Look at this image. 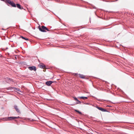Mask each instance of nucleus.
Masks as SVG:
<instances>
[{"instance_id": "12", "label": "nucleus", "mask_w": 134, "mask_h": 134, "mask_svg": "<svg viewBox=\"0 0 134 134\" xmlns=\"http://www.w3.org/2000/svg\"><path fill=\"white\" fill-rule=\"evenodd\" d=\"M74 99H75V100H76L78 102H79V103H81V102L80 101H79L77 99V98L76 97H74Z\"/></svg>"}, {"instance_id": "14", "label": "nucleus", "mask_w": 134, "mask_h": 134, "mask_svg": "<svg viewBox=\"0 0 134 134\" xmlns=\"http://www.w3.org/2000/svg\"><path fill=\"white\" fill-rule=\"evenodd\" d=\"M12 81V79H9V80L8 81V82H10L11 81Z\"/></svg>"}, {"instance_id": "7", "label": "nucleus", "mask_w": 134, "mask_h": 134, "mask_svg": "<svg viewBox=\"0 0 134 134\" xmlns=\"http://www.w3.org/2000/svg\"><path fill=\"white\" fill-rule=\"evenodd\" d=\"M97 108L99 110H101L103 111H105V110L103 109V108L99 107H97Z\"/></svg>"}, {"instance_id": "1", "label": "nucleus", "mask_w": 134, "mask_h": 134, "mask_svg": "<svg viewBox=\"0 0 134 134\" xmlns=\"http://www.w3.org/2000/svg\"><path fill=\"white\" fill-rule=\"evenodd\" d=\"M39 30L43 32H46V30L48 31V30L45 26H42L41 27L39 28Z\"/></svg>"}, {"instance_id": "6", "label": "nucleus", "mask_w": 134, "mask_h": 134, "mask_svg": "<svg viewBox=\"0 0 134 134\" xmlns=\"http://www.w3.org/2000/svg\"><path fill=\"white\" fill-rule=\"evenodd\" d=\"M79 76L81 78H82V79H84L85 78V76L84 75H83L79 74Z\"/></svg>"}, {"instance_id": "13", "label": "nucleus", "mask_w": 134, "mask_h": 134, "mask_svg": "<svg viewBox=\"0 0 134 134\" xmlns=\"http://www.w3.org/2000/svg\"><path fill=\"white\" fill-rule=\"evenodd\" d=\"M75 111L78 112V113H79V114H81V113L80 111H79L78 110H75Z\"/></svg>"}, {"instance_id": "8", "label": "nucleus", "mask_w": 134, "mask_h": 134, "mask_svg": "<svg viewBox=\"0 0 134 134\" xmlns=\"http://www.w3.org/2000/svg\"><path fill=\"white\" fill-rule=\"evenodd\" d=\"M14 107L17 111L18 112H19V110L18 109V107L16 106V105Z\"/></svg>"}, {"instance_id": "10", "label": "nucleus", "mask_w": 134, "mask_h": 134, "mask_svg": "<svg viewBox=\"0 0 134 134\" xmlns=\"http://www.w3.org/2000/svg\"><path fill=\"white\" fill-rule=\"evenodd\" d=\"M17 7L20 9H23V8H21V5L19 4H16Z\"/></svg>"}, {"instance_id": "5", "label": "nucleus", "mask_w": 134, "mask_h": 134, "mask_svg": "<svg viewBox=\"0 0 134 134\" xmlns=\"http://www.w3.org/2000/svg\"><path fill=\"white\" fill-rule=\"evenodd\" d=\"M19 118V116H18V117H8V119L9 120H12L14 119H16V118Z\"/></svg>"}, {"instance_id": "9", "label": "nucleus", "mask_w": 134, "mask_h": 134, "mask_svg": "<svg viewBox=\"0 0 134 134\" xmlns=\"http://www.w3.org/2000/svg\"><path fill=\"white\" fill-rule=\"evenodd\" d=\"M79 98H80L83 99H87V97H79Z\"/></svg>"}, {"instance_id": "11", "label": "nucleus", "mask_w": 134, "mask_h": 134, "mask_svg": "<svg viewBox=\"0 0 134 134\" xmlns=\"http://www.w3.org/2000/svg\"><path fill=\"white\" fill-rule=\"evenodd\" d=\"M20 37H21L23 39H24V40H28V38H25V37H23L22 36H21Z\"/></svg>"}, {"instance_id": "3", "label": "nucleus", "mask_w": 134, "mask_h": 134, "mask_svg": "<svg viewBox=\"0 0 134 134\" xmlns=\"http://www.w3.org/2000/svg\"><path fill=\"white\" fill-rule=\"evenodd\" d=\"M53 82L51 81H47L46 82V85L48 86H50L52 83Z\"/></svg>"}, {"instance_id": "2", "label": "nucleus", "mask_w": 134, "mask_h": 134, "mask_svg": "<svg viewBox=\"0 0 134 134\" xmlns=\"http://www.w3.org/2000/svg\"><path fill=\"white\" fill-rule=\"evenodd\" d=\"M29 69L31 70H34V71H35L36 70V67L35 66H32V67H29L28 68Z\"/></svg>"}, {"instance_id": "4", "label": "nucleus", "mask_w": 134, "mask_h": 134, "mask_svg": "<svg viewBox=\"0 0 134 134\" xmlns=\"http://www.w3.org/2000/svg\"><path fill=\"white\" fill-rule=\"evenodd\" d=\"M39 66L40 68L43 69H44L45 67V65L43 64H40L39 65Z\"/></svg>"}]
</instances>
